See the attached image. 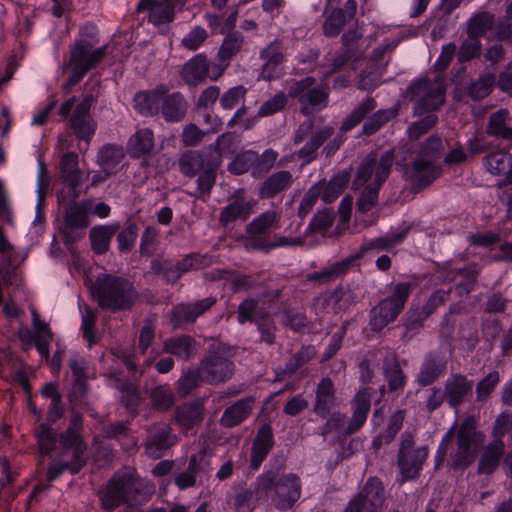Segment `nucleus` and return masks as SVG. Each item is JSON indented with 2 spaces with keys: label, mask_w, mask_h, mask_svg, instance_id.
Listing matches in <instances>:
<instances>
[{
  "label": "nucleus",
  "mask_w": 512,
  "mask_h": 512,
  "mask_svg": "<svg viewBox=\"0 0 512 512\" xmlns=\"http://www.w3.org/2000/svg\"><path fill=\"white\" fill-rule=\"evenodd\" d=\"M511 162L512 155L505 149L492 152L484 158V165L492 175L506 173Z\"/></svg>",
  "instance_id": "obj_53"
},
{
  "label": "nucleus",
  "mask_w": 512,
  "mask_h": 512,
  "mask_svg": "<svg viewBox=\"0 0 512 512\" xmlns=\"http://www.w3.org/2000/svg\"><path fill=\"white\" fill-rule=\"evenodd\" d=\"M176 423L182 430L188 431L203 419V406L198 402L184 403L174 413Z\"/></svg>",
  "instance_id": "obj_41"
},
{
  "label": "nucleus",
  "mask_w": 512,
  "mask_h": 512,
  "mask_svg": "<svg viewBox=\"0 0 512 512\" xmlns=\"http://www.w3.org/2000/svg\"><path fill=\"white\" fill-rule=\"evenodd\" d=\"M485 133L500 143H506L508 148H512L511 112L506 108H501L490 113Z\"/></svg>",
  "instance_id": "obj_23"
},
{
  "label": "nucleus",
  "mask_w": 512,
  "mask_h": 512,
  "mask_svg": "<svg viewBox=\"0 0 512 512\" xmlns=\"http://www.w3.org/2000/svg\"><path fill=\"white\" fill-rule=\"evenodd\" d=\"M302 496V481L295 473L279 475L266 470L256 477V502L270 503L278 511H288Z\"/></svg>",
  "instance_id": "obj_3"
},
{
  "label": "nucleus",
  "mask_w": 512,
  "mask_h": 512,
  "mask_svg": "<svg viewBox=\"0 0 512 512\" xmlns=\"http://www.w3.org/2000/svg\"><path fill=\"white\" fill-rule=\"evenodd\" d=\"M233 292L250 291L264 286L262 274H237L230 280Z\"/></svg>",
  "instance_id": "obj_58"
},
{
  "label": "nucleus",
  "mask_w": 512,
  "mask_h": 512,
  "mask_svg": "<svg viewBox=\"0 0 512 512\" xmlns=\"http://www.w3.org/2000/svg\"><path fill=\"white\" fill-rule=\"evenodd\" d=\"M165 84L157 85L152 90L140 91L135 94L134 108L144 116H154L160 111L162 98L168 93Z\"/></svg>",
  "instance_id": "obj_28"
},
{
  "label": "nucleus",
  "mask_w": 512,
  "mask_h": 512,
  "mask_svg": "<svg viewBox=\"0 0 512 512\" xmlns=\"http://www.w3.org/2000/svg\"><path fill=\"white\" fill-rule=\"evenodd\" d=\"M200 381H202L200 368L188 369L178 379L177 391L182 396H187L198 387Z\"/></svg>",
  "instance_id": "obj_62"
},
{
  "label": "nucleus",
  "mask_w": 512,
  "mask_h": 512,
  "mask_svg": "<svg viewBox=\"0 0 512 512\" xmlns=\"http://www.w3.org/2000/svg\"><path fill=\"white\" fill-rule=\"evenodd\" d=\"M148 436L144 444L145 453L149 458L160 459L168 449L173 447L178 438L172 432V428L167 423L153 424L147 430Z\"/></svg>",
  "instance_id": "obj_18"
},
{
  "label": "nucleus",
  "mask_w": 512,
  "mask_h": 512,
  "mask_svg": "<svg viewBox=\"0 0 512 512\" xmlns=\"http://www.w3.org/2000/svg\"><path fill=\"white\" fill-rule=\"evenodd\" d=\"M180 172L187 177L197 178V188L190 195L206 202L216 182L217 170L220 167L219 153L213 148L188 150L178 161Z\"/></svg>",
  "instance_id": "obj_6"
},
{
  "label": "nucleus",
  "mask_w": 512,
  "mask_h": 512,
  "mask_svg": "<svg viewBox=\"0 0 512 512\" xmlns=\"http://www.w3.org/2000/svg\"><path fill=\"white\" fill-rule=\"evenodd\" d=\"M178 264L180 266V272L184 274L192 270H199L210 266L212 264V257L207 254L190 253L179 260Z\"/></svg>",
  "instance_id": "obj_64"
},
{
  "label": "nucleus",
  "mask_w": 512,
  "mask_h": 512,
  "mask_svg": "<svg viewBox=\"0 0 512 512\" xmlns=\"http://www.w3.org/2000/svg\"><path fill=\"white\" fill-rule=\"evenodd\" d=\"M155 146L154 133L149 128H140L127 142V151L131 158H140L150 154Z\"/></svg>",
  "instance_id": "obj_36"
},
{
  "label": "nucleus",
  "mask_w": 512,
  "mask_h": 512,
  "mask_svg": "<svg viewBox=\"0 0 512 512\" xmlns=\"http://www.w3.org/2000/svg\"><path fill=\"white\" fill-rule=\"evenodd\" d=\"M32 323L34 328L35 347L42 357L48 359L50 344L53 340V333L51 332L48 323L40 320L35 311L32 313Z\"/></svg>",
  "instance_id": "obj_44"
},
{
  "label": "nucleus",
  "mask_w": 512,
  "mask_h": 512,
  "mask_svg": "<svg viewBox=\"0 0 512 512\" xmlns=\"http://www.w3.org/2000/svg\"><path fill=\"white\" fill-rule=\"evenodd\" d=\"M90 98H84L75 108L69 120V127L79 140L87 144L95 134L97 124L90 114Z\"/></svg>",
  "instance_id": "obj_21"
},
{
  "label": "nucleus",
  "mask_w": 512,
  "mask_h": 512,
  "mask_svg": "<svg viewBox=\"0 0 512 512\" xmlns=\"http://www.w3.org/2000/svg\"><path fill=\"white\" fill-rule=\"evenodd\" d=\"M313 412L320 418H326L337 404L336 388L330 377H323L315 387Z\"/></svg>",
  "instance_id": "obj_26"
},
{
  "label": "nucleus",
  "mask_w": 512,
  "mask_h": 512,
  "mask_svg": "<svg viewBox=\"0 0 512 512\" xmlns=\"http://www.w3.org/2000/svg\"><path fill=\"white\" fill-rule=\"evenodd\" d=\"M496 83V76L492 72L482 73L467 87L468 95L475 101L489 96Z\"/></svg>",
  "instance_id": "obj_51"
},
{
  "label": "nucleus",
  "mask_w": 512,
  "mask_h": 512,
  "mask_svg": "<svg viewBox=\"0 0 512 512\" xmlns=\"http://www.w3.org/2000/svg\"><path fill=\"white\" fill-rule=\"evenodd\" d=\"M245 46V37L239 31L228 33L219 47L217 59H223L228 63L243 50Z\"/></svg>",
  "instance_id": "obj_46"
},
{
  "label": "nucleus",
  "mask_w": 512,
  "mask_h": 512,
  "mask_svg": "<svg viewBox=\"0 0 512 512\" xmlns=\"http://www.w3.org/2000/svg\"><path fill=\"white\" fill-rule=\"evenodd\" d=\"M61 176L73 190L81 185L82 173L78 167V155L74 152L65 154L60 162Z\"/></svg>",
  "instance_id": "obj_47"
},
{
  "label": "nucleus",
  "mask_w": 512,
  "mask_h": 512,
  "mask_svg": "<svg viewBox=\"0 0 512 512\" xmlns=\"http://www.w3.org/2000/svg\"><path fill=\"white\" fill-rule=\"evenodd\" d=\"M474 383L461 373H451L444 383L446 402L448 405L457 409L465 403L473 392Z\"/></svg>",
  "instance_id": "obj_22"
},
{
  "label": "nucleus",
  "mask_w": 512,
  "mask_h": 512,
  "mask_svg": "<svg viewBox=\"0 0 512 512\" xmlns=\"http://www.w3.org/2000/svg\"><path fill=\"white\" fill-rule=\"evenodd\" d=\"M189 0H140L138 12L147 11L149 21L155 26H161L173 21L175 11L182 10Z\"/></svg>",
  "instance_id": "obj_20"
},
{
  "label": "nucleus",
  "mask_w": 512,
  "mask_h": 512,
  "mask_svg": "<svg viewBox=\"0 0 512 512\" xmlns=\"http://www.w3.org/2000/svg\"><path fill=\"white\" fill-rule=\"evenodd\" d=\"M258 161V153L254 151H245L238 154L228 165V171L235 175H241L250 169L254 170Z\"/></svg>",
  "instance_id": "obj_59"
},
{
  "label": "nucleus",
  "mask_w": 512,
  "mask_h": 512,
  "mask_svg": "<svg viewBox=\"0 0 512 512\" xmlns=\"http://www.w3.org/2000/svg\"><path fill=\"white\" fill-rule=\"evenodd\" d=\"M428 455V447L416 446L412 435L408 434L403 437L397 455L401 484L419 477Z\"/></svg>",
  "instance_id": "obj_12"
},
{
  "label": "nucleus",
  "mask_w": 512,
  "mask_h": 512,
  "mask_svg": "<svg viewBox=\"0 0 512 512\" xmlns=\"http://www.w3.org/2000/svg\"><path fill=\"white\" fill-rule=\"evenodd\" d=\"M281 212L266 210L247 224L245 247L249 251L269 253L281 247H296L304 244L301 237L270 236V233L280 227Z\"/></svg>",
  "instance_id": "obj_5"
},
{
  "label": "nucleus",
  "mask_w": 512,
  "mask_h": 512,
  "mask_svg": "<svg viewBox=\"0 0 512 512\" xmlns=\"http://www.w3.org/2000/svg\"><path fill=\"white\" fill-rule=\"evenodd\" d=\"M376 108V101L373 97H367L364 101H362L352 112L351 114L343 121L341 130L344 132L350 131L358 124H360L363 119L372 112Z\"/></svg>",
  "instance_id": "obj_52"
},
{
  "label": "nucleus",
  "mask_w": 512,
  "mask_h": 512,
  "mask_svg": "<svg viewBox=\"0 0 512 512\" xmlns=\"http://www.w3.org/2000/svg\"><path fill=\"white\" fill-rule=\"evenodd\" d=\"M316 353V348L314 346H303L286 363L285 372L288 374H294L299 368L303 367L310 360H312L316 356Z\"/></svg>",
  "instance_id": "obj_61"
},
{
  "label": "nucleus",
  "mask_w": 512,
  "mask_h": 512,
  "mask_svg": "<svg viewBox=\"0 0 512 512\" xmlns=\"http://www.w3.org/2000/svg\"><path fill=\"white\" fill-rule=\"evenodd\" d=\"M209 70L207 57L204 54H197L184 64L181 77L187 85L197 86L206 80Z\"/></svg>",
  "instance_id": "obj_30"
},
{
  "label": "nucleus",
  "mask_w": 512,
  "mask_h": 512,
  "mask_svg": "<svg viewBox=\"0 0 512 512\" xmlns=\"http://www.w3.org/2000/svg\"><path fill=\"white\" fill-rule=\"evenodd\" d=\"M350 180V173L341 171L334 175L329 182L319 181L315 185H321V198L325 203H332L344 191Z\"/></svg>",
  "instance_id": "obj_43"
},
{
  "label": "nucleus",
  "mask_w": 512,
  "mask_h": 512,
  "mask_svg": "<svg viewBox=\"0 0 512 512\" xmlns=\"http://www.w3.org/2000/svg\"><path fill=\"white\" fill-rule=\"evenodd\" d=\"M202 381L218 385L229 380L234 373L233 362L220 350L209 352L200 362Z\"/></svg>",
  "instance_id": "obj_15"
},
{
  "label": "nucleus",
  "mask_w": 512,
  "mask_h": 512,
  "mask_svg": "<svg viewBox=\"0 0 512 512\" xmlns=\"http://www.w3.org/2000/svg\"><path fill=\"white\" fill-rule=\"evenodd\" d=\"M91 211V200L74 202L65 209L61 233L66 244L75 243L85 235V230L90 225Z\"/></svg>",
  "instance_id": "obj_13"
},
{
  "label": "nucleus",
  "mask_w": 512,
  "mask_h": 512,
  "mask_svg": "<svg viewBox=\"0 0 512 512\" xmlns=\"http://www.w3.org/2000/svg\"><path fill=\"white\" fill-rule=\"evenodd\" d=\"M117 226H98L90 230L91 248L96 254H105L109 250L110 241L116 233Z\"/></svg>",
  "instance_id": "obj_50"
},
{
  "label": "nucleus",
  "mask_w": 512,
  "mask_h": 512,
  "mask_svg": "<svg viewBox=\"0 0 512 512\" xmlns=\"http://www.w3.org/2000/svg\"><path fill=\"white\" fill-rule=\"evenodd\" d=\"M107 46L93 48V43L84 39L76 41L70 48L69 66L88 73L105 57Z\"/></svg>",
  "instance_id": "obj_17"
},
{
  "label": "nucleus",
  "mask_w": 512,
  "mask_h": 512,
  "mask_svg": "<svg viewBox=\"0 0 512 512\" xmlns=\"http://www.w3.org/2000/svg\"><path fill=\"white\" fill-rule=\"evenodd\" d=\"M397 112L396 108L378 110L364 123L362 134L366 136L373 135L385 123L396 117Z\"/></svg>",
  "instance_id": "obj_56"
},
{
  "label": "nucleus",
  "mask_w": 512,
  "mask_h": 512,
  "mask_svg": "<svg viewBox=\"0 0 512 512\" xmlns=\"http://www.w3.org/2000/svg\"><path fill=\"white\" fill-rule=\"evenodd\" d=\"M143 489L131 474H115L108 482L101 497L102 506L106 510H113L120 504H140L146 500L142 494Z\"/></svg>",
  "instance_id": "obj_10"
},
{
  "label": "nucleus",
  "mask_w": 512,
  "mask_h": 512,
  "mask_svg": "<svg viewBox=\"0 0 512 512\" xmlns=\"http://www.w3.org/2000/svg\"><path fill=\"white\" fill-rule=\"evenodd\" d=\"M124 149L120 145L106 144L97 154V164L101 167L106 177L116 173L118 165L124 159Z\"/></svg>",
  "instance_id": "obj_40"
},
{
  "label": "nucleus",
  "mask_w": 512,
  "mask_h": 512,
  "mask_svg": "<svg viewBox=\"0 0 512 512\" xmlns=\"http://www.w3.org/2000/svg\"><path fill=\"white\" fill-rule=\"evenodd\" d=\"M403 238L404 234L388 233L385 236L372 239L364 243L355 256H350L346 259L335 262L332 265L321 269L320 271L308 274L307 279L320 283H328L334 281L347 273L355 259L361 258L367 252L379 253L381 251L387 250L400 243Z\"/></svg>",
  "instance_id": "obj_8"
},
{
  "label": "nucleus",
  "mask_w": 512,
  "mask_h": 512,
  "mask_svg": "<svg viewBox=\"0 0 512 512\" xmlns=\"http://www.w3.org/2000/svg\"><path fill=\"white\" fill-rule=\"evenodd\" d=\"M293 182L294 177L290 171H277L261 183L258 195L262 199L274 198L279 193L288 190Z\"/></svg>",
  "instance_id": "obj_32"
},
{
  "label": "nucleus",
  "mask_w": 512,
  "mask_h": 512,
  "mask_svg": "<svg viewBox=\"0 0 512 512\" xmlns=\"http://www.w3.org/2000/svg\"><path fill=\"white\" fill-rule=\"evenodd\" d=\"M269 311L259 306V300L255 298H245L240 302L237 310L238 323L243 325L246 322L256 323L261 317H264Z\"/></svg>",
  "instance_id": "obj_48"
},
{
  "label": "nucleus",
  "mask_w": 512,
  "mask_h": 512,
  "mask_svg": "<svg viewBox=\"0 0 512 512\" xmlns=\"http://www.w3.org/2000/svg\"><path fill=\"white\" fill-rule=\"evenodd\" d=\"M386 492L381 480L370 477L360 491L348 502L359 512H379L385 502Z\"/></svg>",
  "instance_id": "obj_16"
},
{
  "label": "nucleus",
  "mask_w": 512,
  "mask_h": 512,
  "mask_svg": "<svg viewBox=\"0 0 512 512\" xmlns=\"http://www.w3.org/2000/svg\"><path fill=\"white\" fill-rule=\"evenodd\" d=\"M352 292L350 289L339 287L331 292L325 293L318 299V303L323 309L345 310L352 303Z\"/></svg>",
  "instance_id": "obj_45"
},
{
  "label": "nucleus",
  "mask_w": 512,
  "mask_h": 512,
  "mask_svg": "<svg viewBox=\"0 0 512 512\" xmlns=\"http://www.w3.org/2000/svg\"><path fill=\"white\" fill-rule=\"evenodd\" d=\"M402 311L386 298L375 305L369 314V326L374 332L382 331L389 323L395 321Z\"/></svg>",
  "instance_id": "obj_31"
},
{
  "label": "nucleus",
  "mask_w": 512,
  "mask_h": 512,
  "mask_svg": "<svg viewBox=\"0 0 512 512\" xmlns=\"http://www.w3.org/2000/svg\"><path fill=\"white\" fill-rule=\"evenodd\" d=\"M383 374L390 391H398L404 388L406 376L400 367L394 351H385L383 356Z\"/></svg>",
  "instance_id": "obj_33"
},
{
  "label": "nucleus",
  "mask_w": 512,
  "mask_h": 512,
  "mask_svg": "<svg viewBox=\"0 0 512 512\" xmlns=\"http://www.w3.org/2000/svg\"><path fill=\"white\" fill-rule=\"evenodd\" d=\"M444 151V141L437 134L430 135L416 145L415 157L405 167V176L412 182L415 189H425L441 176L442 168L437 161Z\"/></svg>",
  "instance_id": "obj_4"
},
{
  "label": "nucleus",
  "mask_w": 512,
  "mask_h": 512,
  "mask_svg": "<svg viewBox=\"0 0 512 512\" xmlns=\"http://www.w3.org/2000/svg\"><path fill=\"white\" fill-rule=\"evenodd\" d=\"M283 50L281 40L275 39L260 51L259 58L263 62L261 65L263 79L271 80L278 76L280 66L285 60Z\"/></svg>",
  "instance_id": "obj_25"
},
{
  "label": "nucleus",
  "mask_w": 512,
  "mask_h": 512,
  "mask_svg": "<svg viewBox=\"0 0 512 512\" xmlns=\"http://www.w3.org/2000/svg\"><path fill=\"white\" fill-rule=\"evenodd\" d=\"M35 436L38 441L39 450L43 455L50 454L56 448L57 441L59 442V436L56 431L45 424H40L35 429Z\"/></svg>",
  "instance_id": "obj_55"
},
{
  "label": "nucleus",
  "mask_w": 512,
  "mask_h": 512,
  "mask_svg": "<svg viewBox=\"0 0 512 512\" xmlns=\"http://www.w3.org/2000/svg\"><path fill=\"white\" fill-rule=\"evenodd\" d=\"M217 298L209 296L196 302L179 303L171 310L170 322L174 329L193 324L200 316L210 310Z\"/></svg>",
  "instance_id": "obj_19"
},
{
  "label": "nucleus",
  "mask_w": 512,
  "mask_h": 512,
  "mask_svg": "<svg viewBox=\"0 0 512 512\" xmlns=\"http://www.w3.org/2000/svg\"><path fill=\"white\" fill-rule=\"evenodd\" d=\"M82 427V415L74 413L67 429L59 435L60 450L48 466V482L56 480L66 471L76 474L87 464V444L82 436Z\"/></svg>",
  "instance_id": "obj_1"
},
{
  "label": "nucleus",
  "mask_w": 512,
  "mask_h": 512,
  "mask_svg": "<svg viewBox=\"0 0 512 512\" xmlns=\"http://www.w3.org/2000/svg\"><path fill=\"white\" fill-rule=\"evenodd\" d=\"M188 104L180 92L166 94L162 98L161 113L167 122H180L184 119Z\"/></svg>",
  "instance_id": "obj_39"
},
{
  "label": "nucleus",
  "mask_w": 512,
  "mask_h": 512,
  "mask_svg": "<svg viewBox=\"0 0 512 512\" xmlns=\"http://www.w3.org/2000/svg\"><path fill=\"white\" fill-rule=\"evenodd\" d=\"M274 433L270 424H263L257 431L252 442L250 467L259 469L274 446Z\"/></svg>",
  "instance_id": "obj_27"
},
{
  "label": "nucleus",
  "mask_w": 512,
  "mask_h": 512,
  "mask_svg": "<svg viewBox=\"0 0 512 512\" xmlns=\"http://www.w3.org/2000/svg\"><path fill=\"white\" fill-rule=\"evenodd\" d=\"M151 402L157 410L167 411L173 406L175 396L168 386L160 385L152 389Z\"/></svg>",
  "instance_id": "obj_60"
},
{
  "label": "nucleus",
  "mask_w": 512,
  "mask_h": 512,
  "mask_svg": "<svg viewBox=\"0 0 512 512\" xmlns=\"http://www.w3.org/2000/svg\"><path fill=\"white\" fill-rule=\"evenodd\" d=\"M407 96L411 101L416 102L413 108L414 115L421 116L429 113L408 127V138L415 141L428 133L438 122V117L430 112L439 109L445 101L443 81L438 78L433 81L426 78L420 79L410 85Z\"/></svg>",
  "instance_id": "obj_2"
},
{
  "label": "nucleus",
  "mask_w": 512,
  "mask_h": 512,
  "mask_svg": "<svg viewBox=\"0 0 512 512\" xmlns=\"http://www.w3.org/2000/svg\"><path fill=\"white\" fill-rule=\"evenodd\" d=\"M482 50V43L480 39L473 38L468 36L461 43L458 53L457 59L459 63H466L474 58L480 56Z\"/></svg>",
  "instance_id": "obj_63"
},
{
  "label": "nucleus",
  "mask_w": 512,
  "mask_h": 512,
  "mask_svg": "<svg viewBox=\"0 0 512 512\" xmlns=\"http://www.w3.org/2000/svg\"><path fill=\"white\" fill-rule=\"evenodd\" d=\"M494 14L483 11L475 13L467 21V35L480 39L487 31L493 32Z\"/></svg>",
  "instance_id": "obj_49"
},
{
  "label": "nucleus",
  "mask_w": 512,
  "mask_h": 512,
  "mask_svg": "<svg viewBox=\"0 0 512 512\" xmlns=\"http://www.w3.org/2000/svg\"><path fill=\"white\" fill-rule=\"evenodd\" d=\"M418 284L419 283L416 278L410 281L398 282L393 286L391 295L386 297V299L402 311L411 292L418 286Z\"/></svg>",
  "instance_id": "obj_54"
},
{
  "label": "nucleus",
  "mask_w": 512,
  "mask_h": 512,
  "mask_svg": "<svg viewBox=\"0 0 512 512\" xmlns=\"http://www.w3.org/2000/svg\"><path fill=\"white\" fill-rule=\"evenodd\" d=\"M253 403L254 399L252 397L238 400L225 409L220 418V424L225 428H232L240 425L250 416Z\"/></svg>",
  "instance_id": "obj_35"
},
{
  "label": "nucleus",
  "mask_w": 512,
  "mask_h": 512,
  "mask_svg": "<svg viewBox=\"0 0 512 512\" xmlns=\"http://www.w3.org/2000/svg\"><path fill=\"white\" fill-rule=\"evenodd\" d=\"M210 469V461L205 453L200 452L190 457L187 471L194 476L199 485L207 479Z\"/></svg>",
  "instance_id": "obj_57"
},
{
  "label": "nucleus",
  "mask_w": 512,
  "mask_h": 512,
  "mask_svg": "<svg viewBox=\"0 0 512 512\" xmlns=\"http://www.w3.org/2000/svg\"><path fill=\"white\" fill-rule=\"evenodd\" d=\"M252 203L244 198H237L224 208H222L219 216V223L226 227L237 220H247L252 213Z\"/></svg>",
  "instance_id": "obj_42"
},
{
  "label": "nucleus",
  "mask_w": 512,
  "mask_h": 512,
  "mask_svg": "<svg viewBox=\"0 0 512 512\" xmlns=\"http://www.w3.org/2000/svg\"><path fill=\"white\" fill-rule=\"evenodd\" d=\"M505 452V443L502 439H494L483 450L478 463L479 474H492L499 466Z\"/></svg>",
  "instance_id": "obj_38"
},
{
  "label": "nucleus",
  "mask_w": 512,
  "mask_h": 512,
  "mask_svg": "<svg viewBox=\"0 0 512 512\" xmlns=\"http://www.w3.org/2000/svg\"><path fill=\"white\" fill-rule=\"evenodd\" d=\"M371 389L363 388L354 397L352 407L353 414L345 429V434L356 433L366 422L371 408Z\"/></svg>",
  "instance_id": "obj_29"
},
{
  "label": "nucleus",
  "mask_w": 512,
  "mask_h": 512,
  "mask_svg": "<svg viewBox=\"0 0 512 512\" xmlns=\"http://www.w3.org/2000/svg\"><path fill=\"white\" fill-rule=\"evenodd\" d=\"M163 352L188 361L197 353L196 341L189 335L170 337L163 342Z\"/></svg>",
  "instance_id": "obj_37"
},
{
  "label": "nucleus",
  "mask_w": 512,
  "mask_h": 512,
  "mask_svg": "<svg viewBox=\"0 0 512 512\" xmlns=\"http://www.w3.org/2000/svg\"><path fill=\"white\" fill-rule=\"evenodd\" d=\"M477 422L475 417H466L457 431V450L452 455L451 465L454 469H465L475 459Z\"/></svg>",
  "instance_id": "obj_14"
},
{
  "label": "nucleus",
  "mask_w": 512,
  "mask_h": 512,
  "mask_svg": "<svg viewBox=\"0 0 512 512\" xmlns=\"http://www.w3.org/2000/svg\"><path fill=\"white\" fill-rule=\"evenodd\" d=\"M447 359L438 352H429L425 355L419 371L416 375V382L421 387L434 384L447 371Z\"/></svg>",
  "instance_id": "obj_24"
},
{
  "label": "nucleus",
  "mask_w": 512,
  "mask_h": 512,
  "mask_svg": "<svg viewBox=\"0 0 512 512\" xmlns=\"http://www.w3.org/2000/svg\"><path fill=\"white\" fill-rule=\"evenodd\" d=\"M335 133L330 125L319 126L315 118L303 121L295 131L293 143L298 146L303 144L295 152V156L302 160L303 164H309L318 157V150Z\"/></svg>",
  "instance_id": "obj_9"
},
{
  "label": "nucleus",
  "mask_w": 512,
  "mask_h": 512,
  "mask_svg": "<svg viewBox=\"0 0 512 512\" xmlns=\"http://www.w3.org/2000/svg\"><path fill=\"white\" fill-rule=\"evenodd\" d=\"M395 156L393 150H387L379 157L369 154L359 165L352 186L355 190L362 187H379L389 177Z\"/></svg>",
  "instance_id": "obj_11"
},
{
  "label": "nucleus",
  "mask_w": 512,
  "mask_h": 512,
  "mask_svg": "<svg viewBox=\"0 0 512 512\" xmlns=\"http://www.w3.org/2000/svg\"><path fill=\"white\" fill-rule=\"evenodd\" d=\"M93 296L100 308L111 312L130 310L138 299V292L127 278L100 274L93 285Z\"/></svg>",
  "instance_id": "obj_7"
},
{
  "label": "nucleus",
  "mask_w": 512,
  "mask_h": 512,
  "mask_svg": "<svg viewBox=\"0 0 512 512\" xmlns=\"http://www.w3.org/2000/svg\"><path fill=\"white\" fill-rule=\"evenodd\" d=\"M330 88L327 84L315 86L306 95L300 98V111L303 115L309 116L321 111L328 106Z\"/></svg>",
  "instance_id": "obj_34"
}]
</instances>
